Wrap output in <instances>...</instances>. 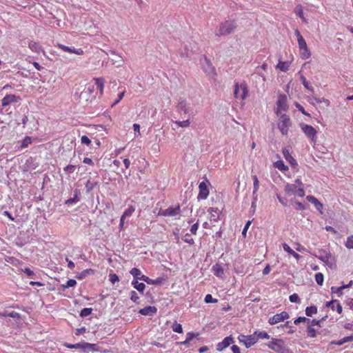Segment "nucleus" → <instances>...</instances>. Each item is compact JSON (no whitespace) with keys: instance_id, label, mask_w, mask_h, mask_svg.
<instances>
[{"instance_id":"obj_38","label":"nucleus","mask_w":353,"mask_h":353,"mask_svg":"<svg viewBox=\"0 0 353 353\" xmlns=\"http://www.w3.org/2000/svg\"><path fill=\"white\" fill-rule=\"evenodd\" d=\"M130 273L134 276V280L140 279L141 274V272L139 269L134 268L130 271Z\"/></svg>"},{"instance_id":"obj_28","label":"nucleus","mask_w":353,"mask_h":353,"mask_svg":"<svg viewBox=\"0 0 353 353\" xmlns=\"http://www.w3.org/2000/svg\"><path fill=\"white\" fill-rule=\"evenodd\" d=\"M285 190L288 194H299L298 188H296V185L295 184H288L285 186Z\"/></svg>"},{"instance_id":"obj_27","label":"nucleus","mask_w":353,"mask_h":353,"mask_svg":"<svg viewBox=\"0 0 353 353\" xmlns=\"http://www.w3.org/2000/svg\"><path fill=\"white\" fill-rule=\"evenodd\" d=\"M300 56L303 59H307L311 57V52L308 47L299 49Z\"/></svg>"},{"instance_id":"obj_25","label":"nucleus","mask_w":353,"mask_h":353,"mask_svg":"<svg viewBox=\"0 0 353 353\" xmlns=\"http://www.w3.org/2000/svg\"><path fill=\"white\" fill-rule=\"evenodd\" d=\"M176 108L178 111L180 112H183L185 114H187L188 112V103L184 100L179 101L177 104Z\"/></svg>"},{"instance_id":"obj_39","label":"nucleus","mask_w":353,"mask_h":353,"mask_svg":"<svg viewBox=\"0 0 353 353\" xmlns=\"http://www.w3.org/2000/svg\"><path fill=\"white\" fill-rule=\"evenodd\" d=\"M172 329L174 332L177 333H183V327L180 323H178L176 321H174L172 325Z\"/></svg>"},{"instance_id":"obj_23","label":"nucleus","mask_w":353,"mask_h":353,"mask_svg":"<svg viewBox=\"0 0 353 353\" xmlns=\"http://www.w3.org/2000/svg\"><path fill=\"white\" fill-rule=\"evenodd\" d=\"M29 48L34 52L39 53L43 51L42 46L39 42L30 41L28 43Z\"/></svg>"},{"instance_id":"obj_32","label":"nucleus","mask_w":353,"mask_h":353,"mask_svg":"<svg viewBox=\"0 0 353 353\" xmlns=\"http://www.w3.org/2000/svg\"><path fill=\"white\" fill-rule=\"evenodd\" d=\"M86 350H89L92 352L99 351V348L97 344L84 342L83 351H85Z\"/></svg>"},{"instance_id":"obj_57","label":"nucleus","mask_w":353,"mask_h":353,"mask_svg":"<svg viewBox=\"0 0 353 353\" xmlns=\"http://www.w3.org/2000/svg\"><path fill=\"white\" fill-rule=\"evenodd\" d=\"M183 240L190 245H193L194 243V239L190 236L189 234H186Z\"/></svg>"},{"instance_id":"obj_10","label":"nucleus","mask_w":353,"mask_h":353,"mask_svg":"<svg viewBox=\"0 0 353 353\" xmlns=\"http://www.w3.org/2000/svg\"><path fill=\"white\" fill-rule=\"evenodd\" d=\"M180 213L181 208L178 205L175 207H169L168 209L165 210L161 209L158 212V216H175L176 215L180 214Z\"/></svg>"},{"instance_id":"obj_48","label":"nucleus","mask_w":353,"mask_h":353,"mask_svg":"<svg viewBox=\"0 0 353 353\" xmlns=\"http://www.w3.org/2000/svg\"><path fill=\"white\" fill-rule=\"evenodd\" d=\"M289 299H290V302H292V303H299L301 302V299H300L299 295L296 293L291 294L289 297Z\"/></svg>"},{"instance_id":"obj_49","label":"nucleus","mask_w":353,"mask_h":353,"mask_svg":"<svg viewBox=\"0 0 353 353\" xmlns=\"http://www.w3.org/2000/svg\"><path fill=\"white\" fill-rule=\"evenodd\" d=\"M174 123L179 127H181V128H187L190 124V122L189 120H185V121H175Z\"/></svg>"},{"instance_id":"obj_26","label":"nucleus","mask_w":353,"mask_h":353,"mask_svg":"<svg viewBox=\"0 0 353 353\" xmlns=\"http://www.w3.org/2000/svg\"><path fill=\"white\" fill-rule=\"evenodd\" d=\"M133 287L137 290L140 293L143 294L145 288V285L143 283H139L138 280H133L132 281Z\"/></svg>"},{"instance_id":"obj_47","label":"nucleus","mask_w":353,"mask_h":353,"mask_svg":"<svg viewBox=\"0 0 353 353\" xmlns=\"http://www.w3.org/2000/svg\"><path fill=\"white\" fill-rule=\"evenodd\" d=\"M331 292L333 294H336L338 296H341L343 295V291L341 287L332 286L331 288Z\"/></svg>"},{"instance_id":"obj_29","label":"nucleus","mask_w":353,"mask_h":353,"mask_svg":"<svg viewBox=\"0 0 353 353\" xmlns=\"http://www.w3.org/2000/svg\"><path fill=\"white\" fill-rule=\"evenodd\" d=\"M274 166L282 172L288 170V167L285 165L282 160H279L274 163Z\"/></svg>"},{"instance_id":"obj_9","label":"nucleus","mask_w":353,"mask_h":353,"mask_svg":"<svg viewBox=\"0 0 353 353\" xmlns=\"http://www.w3.org/2000/svg\"><path fill=\"white\" fill-rule=\"evenodd\" d=\"M289 318V314L287 312L283 311L270 317L268 319V323L271 325H276L280 322H283L285 320L288 319Z\"/></svg>"},{"instance_id":"obj_58","label":"nucleus","mask_w":353,"mask_h":353,"mask_svg":"<svg viewBox=\"0 0 353 353\" xmlns=\"http://www.w3.org/2000/svg\"><path fill=\"white\" fill-rule=\"evenodd\" d=\"M140 280L147 283L148 284L153 285V280L145 275H141L140 277Z\"/></svg>"},{"instance_id":"obj_5","label":"nucleus","mask_w":353,"mask_h":353,"mask_svg":"<svg viewBox=\"0 0 353 353\" xmlns=\"http://www.w3.org/2000/svg\"><path fill=\"white\" fill-rule=\"evenodd\" d=\"M291 125L290 119L286 114H282L279 120L278 128L283 135H287L288 133L289 127Z\"/></svg>"},{"instance_id":"obj_2","label":"nucleus","mask_w":353,"mask_h":353,"mask_svg":"<svg viewBox=\"0 0 353 353\" xmlns=\"http://www.w3.org/2000/svg\"><path fill=\"white\" fill-rule=\"evenodd\" d=\"M267 346L277 353H293L290 349L285 345V342L281 339L272 338Z\"/></svg>"},{"instance_id":"obj_37","label":"nucleus","mask_w":353,"mask_h":353,"mask_svg":"<svg viewBox=\"0 0 353 353\" xmlns=\"http://www.w3.org/2000/svg\"><path fill=\"white\" fill-rule=\"evenodd\" d=\"M317 313V307L315 305L308 306L305 309V314L307 316H312Z\"/></svg>"},{"instance_id":"obj_30","label":"nucleus","mask_w":353,"mask_h":353,"mask_svg":"<svg viewBox=\"0 0 353 353\" xmlns=\"http://www.w3.org/2000/svg\"><path fill=\"white\" fill-rule=\"evenodd\" d=\"M134 212L135 207L133 205H129L128 208L124 211L121 216L123 219H126L127 217L131 216Z\"/></svg>"},{"instance_id":"obj_15","label":"nucleus","mask_w":353,"mask_h":353,"mask_svg":"<svg viewBox=\"0 0 353 353\" xmlns=\"http://www.w3.org/2000/svg\"><path fill=\"white\" fill-rule=\"evenodd\" d=\"M325 306L327 307H330L333 311L336 310L339 314L342 313L343 308L338 300H332L330 301H327L325 303Z\"/></svg>"},{"instance_id":"obj_62","label":"nucleus","mask_w":353,"mask_h":353,"mask_svg":"<svg viewBox=\"0 0 353 353\" xmlns=\"http://www.w3.org/2000/svg\"><path fill=\"white\" fill-rule=\"evenodd\" d=\"M283 250L288 252V254H291L292 252L294 251L287 243H283Z\"/></svg>"},{"instance_id":"obj_14","label":"nucleus","mask_w":353,"mask_h":353,"mask_svg":"<svg viewBox=\"0 0 353 353\" xmlns=\"http://www.w3.org/2000/svg\"><path fill=\"white\" fill-rule=\"evenodd\" d=\"M233 343V338L231 336H227L221 342L219 343L216 345V350L219 352L223 351L224 349L228 347L230 344Z\"/></svg>"},{"instance_id":"obj_44","label":"nucleus","mask_w":353,"mask_h":353,"mask_svg":"<svg viewBox=\"0 0 353 353\" xmlns=\"http://www.w3.org/2000/svg\"><path fill=\"white\" fill-rule=\"evenodd\" d=\"M92 309L90 308V307H85V308H83V310H81V311L80 312V316L81 317H85V316H88L89 315H90L92 314Z\"/></svg>"},{"instance_id":"obj_12","label":"nucleus","mask_w":353,"mask_h":353,"mask_svg":"<svg viewBox=\"0 0 353 353\" xmlns=\"http://www.w3.org/2000/svg\"><path fill=\"white\" fill-rule=\"evenodd\" d=\"M21 100L19 96L15 94H6L1 100V105L3 107H6L11 103H17Z\"/></svg>"},{"instance_id":"obj_17","label":"nucleus","mask_w":353,"mask_h":353,"mask_svg":"<svg viewBox=\"0 0 353 353\" xmlns=\"http://www.w3.org/2000/svg\"><path fill=\"white\" fill-rule=\"evenodd\" d=\"M157 312V309L155 306H147L140 309L139 313L144 316H153Z\"/></svg>"},{"instance_id":"obj_34","label":"nucleus","mask_w":353,"mask_h":353,"mask_svg":"<svg viewBox=\"0 0 353 353\" xmlns=\"http://www.w3.org/2000/svg\"><path fill=\"white\" fill-rule=\"evenodd\" d=\"M197 336H199V333H194L192 332H188L186 334V339L184 341L181 342V344L186 345L188 343H190L194 339V337Z\"/></svg>"},{"instance_id":"obj_53","label":"nucleus","mask_w":353,"mask_h":353,"mask_svg":"<svg viewBox=\"0 0 353 353\" xmlns=\"http://www.w3.org/2000/svg\"><path fill=\"white\" fill-rule=\"evenodd\" d=\"M313 100L316 103H321L322 102L325 103L326 106H329L330 105V101L328 99H326L325 98H317V97H314L313 98Z\"/></svg>"},{"instance_id":"obj_3","label":"nucleus","mask_w":353,"mask_h":353,"mask_svg":"<svg viewBox=\"0 0 353 353\" xmlns=\"http://www.w3.org/2000/svg\"><path fill=\"white\" fill-rule=\"evenodd\" d=\"M248 95V89L247 84L243 82L239 84L235 83L234 89V97L236 99H240L244 101Z\"/></svg>"},{"instance_id":"obj_16","label":"nucleus","mask_w":353,"mask_h":353,"mask_svg":"<svg viewBox=\"0 0 353 353\" xmlns=\"http://www.w3.org/2000/svg\"><path fill=\"white\" fill-rule=\"evenodd\" d=\"M307 200L314 204L315 208L320 212V214H323V205L321 203L316 197L312 195L307 196Z\"/></svg>"},{"instance_id":"obj_6","label":"nucleus","mask_w":353,"mask_h":353,"mask_svg":"<svg viewBox=\"0 0 353 353\" xmlns=\"http://www.w3.org/2000/svg\"><path fill=\"white\" fill-rule=\"evenodd\" d=\"M202 69L203 72L209 77H214L216 75L215 68L212 63L205 56L203 57V61L201 62Z\"/></svg>"},{"instance_id":"obj_31","label":"nucleus","mask_w":353,"mask_h":353,"mask_svg":"<svg viewBox=\"0 0 353 353\" xmlns=\"http://www.w3.org/2000/svg\"><path fill=\"white\" fill-rule=\"evenodd\" d=\"M253 180V196L256 195V192L259 189V181L256 175L252 176Z\"/></svg>"},{"instance_id":"obj_55","label":"nucleus","mask_w":353,"mask_h":353,"mask_svg":"<svg viewBox=\"0 0 353 353\" xmlns=\"http://www.w3.org/2000/svg\"><path fill=\"white\" fill-rule=\"evenodd\" d=\"M130 299L134 303H137L139 300V296L135 291H132L130 292Z\"/></svg>"},{"instance_id":"obj_52","label":"nucleus","mask_w":353,"mask_h":353,"mask_svg":"<svg viewBox=\"0 0 353 353\" xmlns=\"http://www.w3.org/2000/svg\"><path fill=\"white\" fill-rule=\"evenodd\" d=\"M205 302L206 303H217L218 302V300L216 299H214L212 297V296L210 294H207L205 296Z\"/></svg>"},{"instance_id":"obj_63","label":"nucleus","mask_w":353,"mask_h":353,"mask_svg":"<svg viewBox=\"0 0 353 353\" xmlns=\"http://www.w3.org/2000/svg\"><path fill=\"white\" fill-rule=\"evenodd\" d=\"M133 129L134 130L135 132H138V134H137L135 133V137H138V136H140L141 135V133H140V125L138 124V123H134L133 125Z\"/></svg>"},{"instance_id":"obj_43","label":"nucleus","mask_w":353,"mask_h":353,"mask_svg":"<svg viewBox=\"0 0 353 353\" xmlns=\"http://www.w3.org/2000/svg\"><path fill=\"white\" fill-rule=\"evenodd\" d=\"M77 285V281L74 279H69L65 284L61 286L63 289L74 287Z\"/></svg>"},{"instance_id":"obj_11","label":"nucleus","mask_w":353,"mask_h":353,"mask_svg":"<svg viewBox=\"0 0 353 353\" xmlns=\"http://www.w3.org/2000/svg\"><path fill=\"white\" fill-rule=\"evenodd\" d=\"M207 183H209V182L208 181H207V182L202 181L199 183V194L197 196V199L199 200L206 199L209 195L210 192H209V190L208 188Z\"/></svg>"},{"instance_id":"obj_46","label":"nucleus","mask_w":353,"mask_h":353,"mask_svg":"<svg viewBox=\"0 0 353 353\" xmlns=\"http://www.w3.org/2000/svg\"><path fill=\"white\" fill-rule=\"evenodd\" d=\"M345 245L348 249H353V235H351L347 238Z\"/></svg>"},{"instance_id":"obj_36","label":"nucleus","mask_w":353,"mask_h":353,"mask_svg":"<svg viewBox=\"0 0 353 353\" xmlns=\"http://www.w3.org/2000/svg\"><path fill=\"white\" fill-rule=\"evenodd\" d=\"M290 64L288 61H279L276 65V68L281 71L285 72L288 70Z\"/></svg>"},{"instance_id":"obj_22","label":"nucleus","mask_w":353,"mask_h":353,"mask_svg":"<svg viewBox=\"0 0 353 353\" xmlns=\"http://www.w3.org/2000/svg\"><path fill=\"white\" fill-rule=\"evenodd\" d=\"M294 32L297 37L299 48L300 49V48L307 47V46L306 41L304 39V38L303 37V36L301 34L300 31L298 29H296Z\"/></svg>"},{"instance_id":"obj_59","label":"nucleus","mask_w":353,"mask_h":353,"mask_svg":"<svg viewBox=\"0 0 353 353\" xmlns=\"http://www.w3.org/2000/svg\"><path fill=\"white\" fill-rule=\"evenodd\" d=\"M75 168V165H68L64 168V171L68 174H71L74 172Z\"/></svg>"},{"instance_id":"obj_20","label":"nucleus","mask_w":353,"mask_h":353,"mask_svg":"<svg viewBox=\"0 0 353 353\" xmlns=\"http://www.w3.org/2000/svg\"><path fill=\"white\" fill-rule=\"evenodd\" d=\"M212 270L213 274L216 276L221 278V279L223 278V276H224V270H223V268H222V266L220 264L216 263V264L212 266Z\"/></svg>"},{"instance_id":"obj_4","label":"nucleus","mask_w":353,"mask_h":353,"mask_svg":"<svg viewBox=\"0 0 353 353\" xmlns=\"http://www.w3.org/2000/svg\"><path fill=\"white\" fill-rule=\"evenodd\" d=\"M300 126L303 132L310 140V141L315 143L317 140L316 130L312 125L305 123H302Z\"/></svg>"},{"instance_id":"obj_21","label":"nucleus","mask_w":353,"mask_h":353,"mask_svg":"<svg viewBox=\"0 0 353 353\" xmlns=\"http://www.w3.org/2000/svg\"><path fill=\"white\" fill-rule=\"evenodd\" d=\"M294 12L301 18V21L305 23H307V19H305V17H304V14H303V6L301 5V4H299L297 5L294 9Z\"/></svg>"},{"instance_id":"obj_35","label":"nucleus","mask_w":353,"mask_h":353,"mask_svg":"<svg viewBox=\"0 0 353 353\" xmlns=\"http://www.w3.org/2000/svg\"><path fill=\"white\" fill-rule=\"evenodd\" d=\"M254 333L257 336V341L259 339H269L270 338V335L265 331H255Z\"/></svg>"},{"instance_id":"obj_60","label":"nucleus","mask_w":353,"mask_h":353,"mask_svg":"<svg viewBox=\"0 0 353 353\" xmlns=\"http://www.w3.org/2000/svg\"><path fill=\"white\" fill-rule=\"evenodd\" d=\"M8 317L14 318V319H20L21 314L15 311H12L7 314Z\"/></svg>"},{"instance_id":"obj_50","label":"nucleus","mask_w":353,"mask_h":353,"mask_svg":"<svg viewBox=\"0 0 353 353\" xmlns=\"http://www.w3.org/2000/svg\"><path fill=\"white\" fill-rule=\"evenodd\" d=\"M109 281L112 284H114L116 282H119V276L116 274L111 273V274H109Z\"/></svg>"},{"instance_id":"obj_1","label":"nucleus","mask_w":353,"mask_h":353,"mask_svg":"<svg viewBox=\"0 0 353 353\" xmlns=\"http://www.w3.org/2000/svg\"><path fill=\"white\" fill-rule=\"evenodd\" d=\"M237 25L234 20H225L221 22L216 28L214 34L217 37L226 36L233 33L236 29Z\"/></svg>"},{"instance_id":"obj_45","label":"nucleus","mask_w":353,"mask_h":353,"mask_svg":"<svg viewBox=\"0 0 353 353\" xmlns=\"http://www.w3.org/2000/svg\"><path fill=\"white\" fill-rule=\"evenodd\" d=\"M125 90H123L122 92H121L119 94H118V97L117 98V99L113 102V103L111 105V107L113 108L114 106H115L116 105H117L123 98L124 95H125Z\"/></svg>"},{"instance_id":"obj_19","label":"nucleus","mask_w":353,"mask_h":353,"mask_svg":"<svg viewBox=\"0 0 353 353\" xmlns=\"http://www.w3.org/2000/svg\"><path fill=\"white\" fill-rule=\"evenodd\" d=\"M208 212L210 214V219L213 221H217L219 219L221 214L220 210L218 208H210Z\"/></svg>"},{"instance_id":"obj_64","label":"nucleus","mask_w":353,"mask_h":353,"mask_svg":"<svg viewBox=\"0 0 353 353\" xmlns=\"http://www.w3.org/2000/svg\"><path fill=\"white\" fill-rule=\"evenodd\" d=\"M86 331V328L85 327H80V328H77L75 331V334L77 336H79L83 333H85Z\"/></svg>"},{"instance_id":"obj_56","label":"nucleus","mask_w":353,"mask_h":353,"mask_svg":"<svg viewBox=\"0 0 353 353\" xmlns=\"http://www.w3.org/2000/svg\"><path fill=\"white\" fill-rule=\"evenodd\" d=\"M306 321H310V319L304 316H299L294 320V323L295 325H298L300 323H305Z\"/></svg>"},{"instance_id":"obj_51","label":"nucleus","mask_w":353,"mask_h":353,"mask_svg":"<svg viewBox=\"0 0 353 353\" xmlns=\"http://www.w3.org/2000/svg\"><path fill=\"white\" fill-rule=\"evenodd\" d=\"M307 335L310 337L314 338L316 336V332L312 326H308L307 329Z\"/></svg>"},{"instance_id":"obj_41","label":"nucleus","mask_w":353,"mask_h":353,"mask_svg":"<svg viewBox=\"0 0 353 353\" xmlns=\"http://www.w3.org/2000/svg\"><path fill=\"white\" fill-rule=\"evenodd\" d=\"M315 281L319 285H322L324 281V276L322 273L319 272L315 274Z\"/></svg>"},{"instance_id":"obj_8","label":"nucleus","mask_w":353,"mask_h":353,"mask_svg":"<svg viewBox=\"0 0 353 353\" xmlns=\"http://www.w3.org/2000/svg\"><path fill=\"white\" fill-rule=\"evenodd\" d=\"M288 109V105L287 97L285 94L279 95L276 101V114H279L283 111H287Z\"/></svg>"},{"instance_id":"obj_7","label":"nucleus","mask_w":353,"mask_h":353,"mask_svg":"<svg viewBox=\"0 0 353 353\" xmlns=\"http://www.w3.org/2000/svg\"><path fill=\"white\" fill-rule=\"evenodd\" d=\"M240 343H243L247 348L250 347L257 342V336L254 333L250 335L240 334L238 336Z\"/></svg>"},{"instance_id":"obj_61","label":"nucleus","mask_w":353,"mask_h":353,"mask_svg":"<svg viewBox=\"0 0 353 353\" xmlns=\"http://www.w3.org/2000/svg\"><path fill=\"white\" fill-rule=\"evenodd\" d=\"M198 228H199V223H198V222H196V223L193 224L191 226V228H190V232L192 234H196V232L198 230Z\"/></svg>"},{"instance_id":"obj_13","label":"nucleus","mask_w":353,"mask_h":353,"mask_svg":"<svg viewBox=\"0 0 353 353\" xmlns=\"http://www.w3.org/2000/svg\"><path fill=\"white\" fill-rule=\"evenodd\" d=\"M57 47L63 52L73 53L77 55H82L84 53L83 50L81 48L76 49L74 48H70L61 43H57Z\"/></svg>"},{"instance_id":"obj_18","label":"nucleus","mask_w":353,"mask_h":353,"mask_svg":"<svg viewBox=\"0 0 353 353\" xmlns=\"http://www.w3.org/2000/svg\"><path fill=\"white\" fill-rule=\"evenodd\" d=\"M282 152H283V154L284 158L285 159V160L288 163H290L292 166H296L297 165L296 161L292 156L291 153L290 152V150L288 148H284L283 149Z\"/></svg>"},{"instance_id":"obj_33","label":"nucleus","mask_w":353,"mask_h":353,"mask_svg":"<svg viewBox=\"0 0 353 353\" xmlns=\"http://www.w3.org/2000/svg\"><path fill=\"white\" fill-rule=\"evenodd\" d=\"M296 185V188H298L299 191V195L300 196H303L304 195V189H303V184L301 182V181L299 179L295 180V183Z\"/></svg>"},{"instance_id":"obj_24","label":"nucleus","mask_w":353,"mask_h":353,"mask_svg":"<svg viewBox=\"0 0 353 353\" xmlns=\"http://www.w3.org/2000/svg\"><path fill=\"white\" fill-rule=\"evenodd\" d=\"M94 80L97 85V89L99 90L100 94L102 95L104 90V79L103 78H94Z\"/></svg>"},{"instance_id":"obj_54","label":"nucleus","mask_w":353,"mask_h":353,"mask_svg":"<svg viewBox=\"0 0 353 353\" xmlns=\"http://www.w3.org/2000/svg\"><path fill=\"white\" fill-rule=\"evenodd\" d=\"M81 143L89 146L91 144V140L85 135L81 137Z\"/></svg>"},{"instance_id":"obj_40","label":"nucleus","mask_w":353,"mask_h":353,"mask_svg":"<svg viewBox=\"0 0 353 353\" xmlns=\"http://www.w3.org/2000/svg\"><path fill=\"white\" fill-rule=\"evenodd\" d=\"M301 82H302L303 85H304V87H305L307 90H310V91H311V92H314V88H313V87H312V86H311V85H310V83L307 82V81L306 78H305L304 76H303V75H302V76L301 77Z\"/></svg>"},{"instance_id":"obj_42","label":"nucleus","mask_w":353,"mask_h":353,"mask_svg":"<svg viewBox=\"0 0 353 353\" xmlns=\"http://www.w3.org/2000/svg\"><path fill=\"white\" fill-rule=\"evenodd\" d=\"M32 143L31 137H26L21 141V148H27Z\"/></svg>"}]
</instances>
